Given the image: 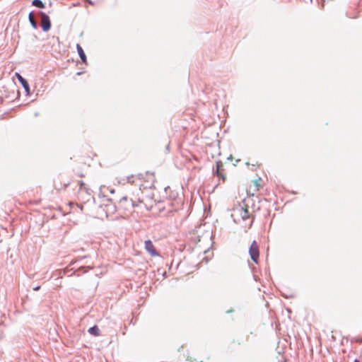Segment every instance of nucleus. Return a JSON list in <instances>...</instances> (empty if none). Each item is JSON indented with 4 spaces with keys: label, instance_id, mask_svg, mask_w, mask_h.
<instances>
[{
    "label": "nucleus",
    "instance_id": "4468645a",
    "mask_svg": "<svg viewBox=\"0 0 362 362\" xmlns=\"http://www.w3.org/2000/svg\"><path fill=\"white\" fill-rule=\"evenodd\" d=\"M261 179L259 178V179H257V180H253V183H254V185L255 186L256 189L255 190H259V187H260V182H261Z\"/></svg>",
    "mask_w": 362,
    "mask_h": 362
},
{
    "label": "nucleus",
    "instance_id": "f3484780",
    "mask_svg": "<svg viewBox=\"0 0 362 362\" xmlns=\"http://www.w3.org/2000/svg\"><path fill=\"white\" fill-rule=\"evenodd\" d=\"M233 343H236L238 345H240L242 341L239 339H233Z\"/></svg>",
    "mask_w": 362,
    "mask_h": 362
},
{
    "label": "nucleus",
    "instance_id": "ddd939ff",
    "mask_svg": "<svg viewBox=\"0 0 362 362\" xmlns=\"http://www.w3.org/2000/svg\"><path fill=\"white\" fill-rule=\"evenodd\" d=\"M33 5L38 8H44L45 4L41 0H33Z\"/></svg>",
    "mask_w": 362,
    "mask_h": 362
},
{
    "label": "nucleus",
    "instance_id": "20e7f679",
    "mask_svg": "<svg viewBox=\"0 0 362 362\" xmlns=\"http://www.w3.org/2000/svg\"><path fill=\"white\" fill-rule=\"evenodd\" d=\"M249 254L254 263L259 264V249L256 240L252 242L249 248Z\"/></svg>",
    "mask_w": 362,
    "mask_h": 362
},
{
    "label": "nucleus",
    "instance_id": "6e6552de",
    "mask_svg": "<svg viewBox=\"0 0 362 362\" xmlns=\"http://www.w3.org/2000/svg\"><path fill=\"white\" fill-rule=\"evenodd\" d=\"M223 165L220 162L216 163V174L224 181L226 179V175L222 172Z\"/></svg>",
    "mask_w": 362,
    "mask_h": 362
},
{
    "label": "nucleus",
    "instance_id": "9d476101",
    "mask_svg": "<svg viewBox=\"0 0 362 362\" xmlns=\"http://www.w3.org/2000/svg\"><path fill=\"white\" fill-rule=\"evenodd\" d=\"M62 180H61L60 179H59L54 182L55 187L58 190H61L63 189H66V187L69 185L70 181L67 180V182L64 184V187L62 186Z\"/></svg>",
    "mask_w": 362,
    "mask_h": 362
},
{
    "label": "nucleus",
    "instance_id": "2eb2a0df",
    "mask_svg": "<svg viewBox=\"0 0 362 362\" xmlns=\"http://www.w3.org/2000/svg\"><path fill=\"white\" fill-rule=\"evenodd\" d=\"M127 181L128 182L131 184H136L139 185V181L136 180V178L129 179V176L127 177Z\"/></svg>",
    "mask_w": 362,
    "mask_h": 362
},
{
    "label": "nucleus",
    "instance_id": "423d86ee",
    "mask_svg": "<svg viewBox=\"0 0 362 362\" xmlns=\"http://www.w3.org/2000/svg\"><path fill=\"white\" fill-rule=\"evenodd\" d=\"M41 27L45 32L48 31L51 27L49 18L45 13H41Z\"/></svg>",
    "mask_w": 362,
    "mask_h": 362
},
{
    "label": "nucleus",
    "instance_id": "6ab92c4d",
    "mask_svg": "<svg viewBox=\"0 0 362 362\" xmlns=\"http://www.w3.org/2000/svg\"><path fill=\"white\" fill-rule=\"evenodd\" d=\"M78 208H80L81 211L83 210V206L81 205H78V204H76Z\"/></svg>",
    "mask_w": 362,
    "mask_h": 362
},
{
    "label": "nucleus",
    "instance_id": "f257e3e1",
    "mask_svg": "<svg viewBox=\"0 0 362 362\" xmlns=\"http://www.w3.org/2000/svg\"><path fill=\"white\" fill-rule=\"evenodd\" d=\"M136 178L139 181V189L151 188L156 181L155 174L149 171H144L137 175H132L129 179Z\"/></svg>",
    "mask_w": 362,
    "mask_h": 362
},
{
    "label": "nucleus",
    "instance_id": "7ed1b4c3",
    "mask_svg": "<svg viewBox=\"0 0 362 362\" xmlns=\"http://www.w3.org/2000/svg\"><path fill=\"white\" fill-rule=\"evenodd\" d=\"M232 216L236 223H239L241 220L244 221L250 218V214L249 213L247 205L243 204L235 208Z\"/></svg>",
    "mask_w": 362,
    "mask_h": 362
},
{
    "label": "nucleus",
    "instance_id": "1a4fd4ad",
    "mask_svg": "<svg viewBox=\"0 0 362 362\" xmlns=\"http://www.w3.org/2000/svg\"><path fill=\"white\" fill-rule=\"evenodd\" d=\"M16 78H18V80L20 81V83L22 84V86H23V88L26 90H29V85H28V83L27 82V81L23 78L21 74H19L18 73H16Z\"/></svg>",
    "mask_w": 362,
    "mask_h": 362
},
{
    "label": "nucleus",
    "instance_id": "aec40b11",
    "mask_svg": "<svg viewBox=\"0 0 362 362\" xmlns=\"http://www.w3.org/2000/svg\"><path fill=\"white\" fill-rule=\"evenodd\" d=\"M40 288V286H38L35 287V288H34V290H35V291H38Z\"/></svg>",
    "mask_w": 362,
    "mask_h": 362
},
{
    "label": "nucleus",
    "instance_id": "9b49d317",
    "mask_svg": "<svg viewBox=\"0 0 362 362\" xmlns=\"http://www.w3.org/2000/svg\"><path fill=\"white\" fill-rule=\"evenodd\" d=\"M88 332H89V334H90L91 335H93L95 337H98L100 334V331L99 328L98 327V326H96V325H94V326L91 327L90 328H89Z\"/></svg>",
    "mask_w": 362,
    "mask_h": 362
},
{
    "label": "nucleus",
    "instance_id": "4be33fe9",
    "mask_svg": "<svg viewBox=\"0 0 362 362\" xmlns=\"http://www.w3.org/2000/svg\"><path fill=\"white\" fill-rule=\"evenodd\" d=\"M354 362H360L358 360L356 359Z\"/></svg>",
    "mask_w": 362,
    "mask_h": 362
},
{
    "label": "nucleus",
    "instance_id": "dca6fc26",
    "mask_svg": "<svg viewBox=\"0 0 362 362\" xmlns=\"http://www.w3.org/2000/svg\"><path fill=\"white\" fill-rule=\"evenodd\" d=\"M78 184L80 185L79 191H78L79 193H81L83 189L86 190V189L84 187V185L85 184H84V182L83 181H79Z\"/></svg>",
    "mask_w": 362,
    "mask_h": 362
},
{
    "label": "nucleus",
    "instance_id": "f8f14e48",
    "mask_svg": "<svg viewBox=\"0 0 362 362\" xmlns=\"http://www.w3.org/2000/svg\"><path fill=\"white\" fill-rule=\"evenodd\" d=\"M29 21L34 28H37V23L35 20L34 15L33 13H29Z\"/></svg>",
    "mask_w": 362,
    "mask_h": 362
},
{
    "label": "nucleus",
    "instance_id": "0eeeda50",
    "mask_svg": "<svg viewBox=\"0 0 362 362\" xmlns=\"http://www.w3.org/2000/svg\"><path fill=\"white\" fill-rule=\"evenodd\" d=\"M76 49L78 51V55H79L81 61L83 62V63L87 64V59H86V54H85L83 48L81 47V46L79 44L76 45Z\"/></svg>",
    "mask_w": 362,
    "mask_h": 362
},
{
    "label": "nucleus",
    "instance_id": "f03ea898",
    "mask_svg": "<svg viewBox=\"0 0 362 362\" xmlns=\"http://www.w3.org/2000/svg\"><path fill=\"white\" fill-rule=\"evenodd\" d=\"M141 202H142V200H141L140 198L136 202L132 199H129L127 197H124L119 201L118 209L124 214H129L133 211L134 208L138 205V203Z\"/></svg>",
    "mask_w": 362,
    "mask_h": 362
},
{
    "label": "nucleus",
    "instance_id": "39448f33",
    "mask_svg": "<svg viewBox=\"0 0 362 362\" xmlns=\"http://www.w3.org/2000/svg\"><path fill=\"white\" fill-rule=\"evenodd\" d=\"M144 248L151 257H155L159 256V252L157 251L151 240H146L144 241Z\"/></svg>",
    "mask_w": 362,
    "mask_h": 362
},
{
    "label": "nucleus",
    "instance_id": "a211bd4d",
    "mask_svg": "<svg viewBox=\"0 0 362 362\" xmlns=\"http://www.w3.org/2000/svg\"><path fill=\"white\" fill-rule=\"evenodd\" d=\"M253 221H254V217L252 216V219H251V221H250V223L249 228H250V227L252 226V223H253Z\"/></svg>",
    "mask_w": 362,
    "mask_h": 362
},
{
    "label": "nucleus",
    "instance_id": "412c9836",
    "mask_svg": "<svg viewBox=\"0 0 362 362\" xmlns=\"http://www.w3.org/2000/svg\"><path fill=\"white\" fill-rule=\"evenodd\" d=\"M80 176H81V177H84V176H85V175H83V174H80Z\"/></svg>",
    "mask_w": 362,
    "mask_h": 362
}]
</instances>
